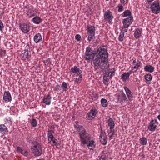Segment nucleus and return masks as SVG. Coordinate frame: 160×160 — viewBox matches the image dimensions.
I'll return each instance as SVG.
<instances>
[{
	"label": "nucleus",
	"instance_id": "obj_1",
	"mask_svg": "<svg viewBox=\"0 0 160 160\" xmlns=\"http://www.w3.org/2000/svg\"><path fill=\"white\" fill-rule=\"evenodd\" d=\"M96 56L93 61L94 65L102 69L107 68L108 67L107 60L108 53L107 47L105 46H100L96 52Z\"/></svg>",
	"mask_w": 160,
	"mask_h": 160
},
{
	"label": "nucleus",
	"instance_id": "obj_2",
	"mask_svg": "<svg viewBox=\"0 0 160 160\" xmlns=\"http://www.w3.org/2000/svg\"><path fill=\"white\" fill-rule=\"evenodd\" d=\"M77 124L74 125V127L77 131L79 133V138L82 144L81 145L83 146L85 144L86 141L90 139V136L87 132L85 129L82 126L78 125V121H76Z\"/></svg>",
	"mask_w": 160,
	"mask_h": 160
},
{
	"label": "nucleus",
	"instance_id": "obj_3",
	"mask_svg": "<svg viewBox=\"0 0 160 160\" xmlns=\"http://www.w3.org/2000/svg\"><path fill=\"white\" fill-rule=\"evenodd\" d=\"M33 155L36 157L40 156L42 153V147L41 144L37 142H32L31 148Z\"/></svg>",
	"mask_w": 160,
	"mask_h": 160
},
{
	"label": "nucleus",
	"instance_id": "obj_4",
	"mask_svg": "<svg viewBox=\"0 0 160 160\" xmlns=\"http://www.w3.org/2000/svg\"><path fill=\"white\" fill-rule=\"evenodd\" d=\"M160 2L158 0L154 1L152 3L150 8L152 13L157 14L160 12Z\"/></svg>",
	"mask_w": 160,
	"mask_h": 160
},
{
	"label": "nucleus",
	"instance_id": "obj_5",
	"mask_svg": "<svg viewBox=\"0 0 160 160\" xmlns=\"http://www.w3.org/2000/svg\"><path fill=\"white\" fill-rule=\"evenodd\" d=\"M137 66L132 67L131 69L128 72H124L121 75V79L123 82H126L127 80L129 79V77L131 74L137 72Z\"/></svg>",
	"mask_w": 160,
	"mask_h": 160
},
{
	"label": "nucleus",
	"instance_id": "obj_6",
	"mask_svg": "<svg viewBox=\"0 0 160 160\" xmlns=\"http://www.w3.org/2000/svg\"><path fill=\"white\" fill-rule=\"evenodd\" d=\"M104 20L107 23L110 24L112 23L113 16L112 12L109 10L106 11L103 15Z\"/></svg>",
	"mask_w": 160,
	"mask_h": 160
},
{
	"label": "nucleus",
	"instance_id": "obj_7",
	"mask_svg": "<svg viewBox=\"0 0 160 160\" xmlns=\"http://www.w3.org/2000/svg\"><path fill=\"white\" fill-rule=\"evenodd\" d=\"M87 30L89 33L88 40L89 42H90L93 39V37L95 36V28L93 26L88 25L87 26Z\"/></svg>",
	"mask_w": 160,
	"mask_h": 160
},
{
	"label": "nucleus",
	"instance_id": "obj_8",
	"mask_svg": "<svg viewBox=\"0 0 160 160\" xmlns=\"http://www.w3.org/2000/svg\"><path fill=\"white\" fill-rule=\"evenodd\" d=\"M158 124L157 119H152L149 123L148 129L149 131L153 132L157 128Z\"/></svg>",
	"mask_w": 160,
	"mask_h": 160
},
{
	"label": "nucleus",
	"instance_id": "obj_9",
	"mask_svg": "<svg viewBox=\"0 0 160 160\" xmlns=\"http://www.w3.org/2000/svg\"><path fill=\"white\" fill-rule=\"evenodd\" d=\"M93 53L89 47H88L86 49L85 54L84 58L86 60H89L92 58H93Z\"/></svg>",
	"mask_w": 160,
	"mask_h": 160
},
{
	"label": "nucleus",
	"instance_id": "obj_10",
	"mask_svg": "<svg viewBox=\"0 0 160 160\" xmlns=\"http://www.w3.org/2000/svg\"><path fill=\"white\" fill-rule=\"evenodd\" d=\"M21 30L24 33H28L30 30V26L28 24L22 23L20 25Z\"/></svg>",
	"mask_w": 160,
	"mask_h": 160
},
{
	"label": "nucleus",
	"instance_id": "obj_11",
	"mask_svg": "<svg viewBox=\"0 0 160 160\" xmlns=\"http://www.w3.org/2000/svg\"><path fill=\"white\" fill-rule=\"evenodd\" d=\"M70 72L71 74H74V76H78L82 72V70L76 66L72 67L71 68Z\"/></svg>",
	"mask_w": 160,
	"mask_h": 160
},
{
	"label": "nucleus",
	"instance_id": "obj_12",
	"mask_svg": "<svg viewBox=\"0 0 160 160\" xmlns=\"http://www.w3.org/2000/svg\"><path fill=\"white\" fill-rule=\"evenodd\" d=\"M96 110L95 109H92L88 112L87 115V118L89 120H92L95 117L97 114Z\"/></svg>",
	"mask_w": 160,
	"mask_h": 160
},
{
	"label": "nucleus",
	"instance_id": "obj_13",
	"mask_svg": "<svg viewBox=\"0 0 160 160\" xmlns=\"http://www.w3.org/2000/svg\"><path fill=\"white\" fill-rule=\"evenodd\" d=\"M133 19L132 17H130L129 18L123 19L122 21L123 25H125V27H129L133 22Z\"/></svg>",
	"mask_w": 160,
	"mask_h": 160
},
{
	"label": "nucleus",
	"instance_id": "obj_14",
	"mask_svg": "<svg viewBox=\"0 0 160 160\" xmlns=\"http://www.w3.org/2000/svg\"><path fill=\"white\" fill-rule=\"evenodd\" d=\"M3 100L6 102H9L12 100V97L9 91H5L4 92L3 98Z\"/></svg>",
	"mask_w": 160,
	"mask_h": 160
},
{
	"label": "nucleus",
	"instance_id": "obj_15",
	"mask_svg": "<svg viewBox=\"0 0 160 160\" xmlns=\"http://www.w3.org/2000/svg\"><path fill=\"white\" fill-rule=\"evenodd\" d=\"M123 88L125 91L128 99L130 101L132 100L133 98L132 93L131 90L128 87L125 86H124Z\"/></svg>",
	"mask_w": 160,
	"mask_h": 160
},
{
	"label": "nucleus",
	"instance_id": "obj_16",
	"mask_svg": "<svg viewBox=\"0 0 160 160\" xmlns=\"http://www.w3.org/2000/svg\"><path fill=\"white\" fill-rule=\"evenodd\" d=\"M52 98L49 94L45 95L43 97L42 102L46 105H49L51 103Z\"/></svg>",
	"mask_w": 160,
	"mask_h": 160
},
{
	"label": "nucleus",
	"instance_id": "obj_17",
	"mask_svg": "<svg viewBox=\"0 0 160 160\" xmlns=\"http://www.w3.org/2000/svg\"><path fill=\"white\" fill-rule=\"evenodd\" d=\"M85 144L87 145L88 148L90 150H93L95 147L94 141L93 140H90V139L88 141H86Z\"/></svg>",
	"mask_w": 160,
	"mask_h": 160
},
{
	"label": "nucleus",
	"instance_id": "obj_18",
	"mask_svg": "<svg viewBox=\"0 0 160 160\" xmlns=\"http://www.w3.org/2000/svg\"><path fill=\"white\" fill-rule=\"evenodd\" d=\"M118 101L122 103L124 102L127 101L128 100L125 94L124 93H122L121 95H119L118 97Z\"/></svg>",
	"mask_w": 160,
	"mask_h": 160
},
{
	"label": "nucleus",
	"instance_id": "obj_19",
	"mask_svg": "<svg viewBox=\"0 0 160 160\" xmlns=\"http://www.w3.org/2000/svg\"><path fill=\"white\" fill-rule=\"evenodd\" d=\"M31 52H29L27 51H23L22 53L21 54V57L23 60L28 59L30 57Z\"/></svg>",
	"mask_w": 160,
	"mask_h": 160
},
{
	"label": "nucleus",
	"instance_id": "obj_20",
	"mask_svg": "<svg viewBox=\"0 0 160 160\" xmlns=\"http://www.w3.org/2000/svg\"><path fill=\"white\" fill-rule=\"evenodd\" d=\"M42 40V37L41 34L38 33L36 34L33 38V40L36 43H38Z\"/></svg>",
	"mask_w": 160,
	"mask_h": 160
},
{
	"label": "nucleus",
	"instance_id": "obj_21",
	"mask_svg": "<svg viewBox=\"0 0 160 160\" xmlns=\"http://www.w3.org/2000/svg\"><path fill=\"white\" fill-rule=\"evenodd\" d=\"M106 152L105 151L103 152L101 156H99L97 158V160H110L108 156L105 154Z\"/></svg>",
	"mask_w": 160,
	"mask_h": 160
},
{
	"label": "nucleus",
	"instance_id": "obj_22",
	"mask_svg": "<svg viewBox=\"0 0 160 160\" xmlns=\"http://www.w3.org/2000/svg\"><path fill=\"white\" fill-rule=\"evenodd\" d=\"M144 69L146 72H152L154 71V68L151 65H147L144 67Z\"/></svg>",
	"mask_w": 160,
	"mask_h": 160
},
{
	"label": "nucleus",
	"instance_id": "obj_23",
	"mask_svg": "<svg viewBox=\"0 0 160 160\" xmlns=\"http://www.w3.org/2000/svg\"><path fill=\"white\" fill-rule=\"evenodd\" d=\"M17 151L22 155L25 156H27L28 155V152L27 151L24 149H22L21 148L19 147H18L17 148Z\"/></svg>",
	"mask_w": 160,
	"mask_h": 160
},
{
	"label": "nucleus",
	"instance_id": "obj_24",
	"mask_svg": "<svg viewBox=\"0 0 160 160\" xmlns=\"http://www.w3.org/2000/svg\"><path fill=\"white\" fill-rule=\"evenodd\" d=\"M32 21L33 23L38 24L42 22V20L40 17L36 16L32 19Z\"/></svg>",
	"mask_w": 160,
	"mask_h": 160
},
{
	"label": "nucleus",
	"instance_id": "obj_25",
	"mask_svg": "<svg viewBox=\"0 0 160 160\" xmlns=\"http://www.w3.org/2000/svg\"><path fill=\"white\" fill-rule=\"evenodd\" d=\"M108 125L110 127V129H113L115 126L114 121L111 118H110L107 121Z\"/></svg>",
	"mask_w": 160,
	"mask_h": 160
},
{
	"label": "nucleus",
	"instance_id": "obj_26",
	"mask_svg": "<svg viewBox=\"0 0 160 160\" xmlns=\"http://www.w3.org/2000/svg\"><path fill=\"white\" fill-rule=\"evenodd\" d=\"M133 64L134 65L133 67H135V66L137 67V66H137L138 68L137 69V71L138 69H139V68L141 67L142 65V63L141 62L138 60L136 61V59L133 60Z\"/></svg>",
	"mask_w": 160,
	"mask_h": 160
},
{
	"label": "nucleus",
	"instance_id": "obj_27",
	"mask_svg": "<svg viewBox=\"0 0 160 160\" xmlns=\"http://www.w3.org/2000/svg\"><path fill=\"white\" fill-rule=\"evenodd\" d=\"M141 32L138 28H137L135 29L134 33V37L136 39L139 38L141 36Z\"/></svg>",
	"mask_w": 160,
	"mask_h": 160
},
{
	"label": "nucleus",
	"instance_id": "obj_28",
	"mask_svg": "<svg viewBox=\"0 0 160 160\" xmlns=\"http://www.w3.org/2000/svg\"><path fill=\"white\" fill-rule=\"evenodd\" d=\"M145 78L146 80V82L147 83L150 84L151 83V81L152 79V77L151 74H148L145 75Z\"/></svg>",
	"mask_w": 160,
	"mask_h": 160
},
{
	"label": "nucleus",
	"instance_id": "obj_29",
	"mask_svg": "<svg viewBox=\"0 0 160 160\" xmlns=\"http://www.w3.org/2000/svg\"><path fill=\"white\" fill-rule=\"evenodd\" d=\"M8 131V128L4 124H0V133H3Z\"/></svg>",
	"mask_w": 160,
	"mask_h": 160
},
{
	"label": "nucleus",
	"instance_id": "obj_30",
	"mask_svg": "<svg viewBox=\"0 0 160 160\" xmlns=\"http://www.w3.org/2000/svg\"><path fill=\"white\" fill-rule=\"evenodd\" d=\"M102 135H103V133H101L100 135V141L102 144L105 145L107 143L106 138L105 137H104L103 138Z\"/></svg>",
	"mask_w": 160,
	"mask_h": 160
},
{
	"label": "nucleus",
	"instance_id": "obj_31",
	"mask_svg": "<svg viewBox=\"0 0 160 160\" xmlns=\"http://www.w3.org/2000/svg\"><path fill=\"white\" fill-rule=\"evenodd\" d=\"M101 103L102 106L103 107H106L108 106V101L105 98H102L101 99Z\"/></svg>",
	"mask_w": 160,
	"mask_h": 160
},
{
	"label": "nucleus",
	"instance_id": "obj_32",
	"mask_svg": "<svg viewBox=\"0 0 160 160\" xmlns=\"http://www.w3.org/2000/svg\"><path fill=\"white\" fill-rule=\"evenodd\" d=\"M139 141L141 144L142 145H145L147 144V139L145 137H142L139 139Z\"/></svg>",
	"mask_w": 160,
	"mask_h": 160
},
{
	"label": "nucleus",
	"instance_id": "obj_33",
	"mask_svg": "<svg viewBox=\"0 0 160 160\" xmlns=\"http://www.w3.org/2000/svg\"><path fill=\"white\" fill-rule=\"evenodd\" d=\"M131 12L129 10H127L125 11L122 15V16L123 17H125L128 16H131Z\"/></svg>",
	"mask_w": 160,
	"mask_h": 160
},
{
	"label": "nucleus",
	"instance_id": "obj_34",
	"mask_svg": "<svg viewBox=\"0 0 160 160\" xmlns=\"http://www.w3.org/2000/svg\"><path fill=\"white\" fill-rule=\"evenodd\" d=\"M32 10L29 9L28 10L27 12V15L28 17L31 18L35 16V14L34 13H32L33 12Z\"/></svg>",
	"mask_w": 160,
	"mask_h": 160
},
{
	"label": "nucleus",
	"instance_id": "obj_35",
	"mask_svg": "<svg viewBox=\"0 0 160 160\" xmlns=\"http://www.w3.org/2000/svg\"><path fill=\"white\" fill-rule=\"evenodd\" d=\"M68 85L67 83L65 82H63L61 85V88L62 91H66Z\"/></svg>",
	"mask_w": 160,
	"mask_h": 160
},
{
	"label": "nucleus",
	"instance_id": "obj_36",
	"mask_svg": "<svg viewBox=\"0 0 160 160\" xmlns=\"http://www.w3.org/2000/svg\"><path fill=\"white\" fill-rule=\"evenodd\" d=\"M79 75V77L78 78H74V81L77 83H79L80 82L82 78V75L80 74Z\"/></svg>",
	"mask_w": 160,
	"mask_h": 160
},
{
	"label": "nucleus",
	"instance_id": "obj_37",
	"mask_svg": "<svg viewBox=\"0 0 160 160\" xmlns=\"http://www.w3.org/2000/svg\"><path fill=\"white\" fill-rule=\"evenodd\" d=\"M23 51H27L29 52H30V46L28 43H27L26 44H25V48Z\"/></svg>",
	"mask_w": 160,
	"mask_h": 160
},
{
	"label": "nucleus",
	"instance_id": "obj_38",
	"mask_svg": "<svg viewBox=\"0 0 160 160\" xmlns=\"http://www.w3.org/2000/svg\"><path fill=\"white\" fill-rule=\"evenodd\" d=\"M30 123L31 124V125L33 127H36L37 124V121L36 119L34 118H33L31 121Z\"/></svg>",
	"mask_w": 160,
	"mask_h": 160
},
{
	"label": "nucleus",
	"instance_id": "obj_39",
	"mask_svg": "<svg viewBox=\"0 0 160 160\" xmlns=\"http://www.w3.org/2000/svg\"><path fill=\"white\" fill-rule=\"evenodd\" d=\"M54 132L52 130H48V138L53 137V134Z\"/></svg>",
	"mask_w": 160,
	"mask_h": 160
},
{
	"label": "nucleus",
	"instance_id": "obj_40",
	"mask_svg": "<svg viewBox=\"0 0 160 160\" xmlns=\"http://www.w3.org/2000/svg\"><path fill=\"white\" fill-rule=\"evenodd\" d=\"M124 34L123 32H120L118 37V40L120 42H122L123 40Z\"/></svg>",
	"mask_w": 160,
	"mask_h": 160
},
{
	"label": "nucleus",
	"instance_id": "obj_41",
	"mask_svg": "<svg viewBox=\"0 0 160 160\" xmlns=\"http://www.w3.org/2000/svg\"><path fill=\"white\" fill-rule=\"evenodd\" d=\"M109 81V79L108 78L105 77H103V82L104 84L107 86L108 85V82Z\"/></svg>",
	"mask_w": 160,
	"mask_h": 160
},
{
	"label": "nucleus",
	"instance_id": "obj_42",
	"mask_svg": "<svg viewBox=\"0 0 160 160\" xmlns=\"http://www.w3.org/2000/svg\"><path fill=\"white\" fill-rule=\"evenodd\" d=\"M52 145L57 146L58 145V141L57 139L55 138L53 140H52Z\"/></svg>",
	"mask_w": 160,
	"mask_h": 160
},
{
	"label": "nucleus",
	"instance_id": "obj_43",
	"mask_svg": "<svg viewBox=\"0 0 160 160\" xmlns=\"http://www.w3.org/2000/svg\"><path fill=\"white\" fill-rule=\"evenodd\" d=\"M128 27H125V25H123V27L122 28L120 32H123L124 34V33L127 32Z\"/></svg>",
	"mask_w": 160,
	"mask_h": 160
},
{
	"label": "nucleus",
	"instance_id": "obj_44",
	"mask_svg": "<svg viewBox=\"0 0 160 160\" xmlns=\"http://www.w3.org/2000/svg\"><path fill=\"white\" fill-rule=\"evenodd\" d=\"M6 51L5 50H0V57H2L5 55Z\"/></svg>",
	"mask_w": 160,
	"mask_h": 160
},
{
	"label": "nucleus",
	"instance_id": "obj_45",
	"mask_svg": "<svg viewBox=\"0 0 160 160\" xmlns=\"http://www.w3.org/2000/svg\"><path fill=\"white\" fill-rule=\"evenodd\" d=\"M118 11L119 12H121L123 10V7L122 5L119 4L118 5Z\"/></svg>",
	"mask_w": 160,
	"mask_h": 160
},
{
	"label": "nucleus",
	"instance_id": "obj_46",
	"mask_svg": "<svg viewBox=\"0 0 160 160\" xmlns=\"http://www.w3.org/2000/svg\"><path fill=\"white\" fill-rule=\"evenodd\" d=\"M60 88V86L58 85H57L54 87L53 90L54 91H58V90H59Z\"/></svg>",
	"mask_w": 160,
	"mask_h": 160
},
{
	"label": "nucleus",
	"instance_id": "obj_47",
	"mask_svg": "<svg viewBox=\"0 0 160 160\" xmlns=\"http://www.w3.org/2000/svg\"><path fill=\"white\" fill-rule=\"evenodd\" d=\"M3 28V23L1 20H0V31L2 32Z\"/></svg>",
	"mask_w": 160,
	"mask_h": 160
},
{
	"label": "nucleus",
	"instance_id": "obj_48",
	"mask_svg": "<svg viewBox=\"0 0 160 160\" xmlns=\"http://www.w3.org/2000/svg\"><path fill=\"white\" fill-rule=\"evenodd\" d=\"M75 39L77 41H79L80 40L81 38V37L79 34H77L75 37Z\"/></svg>",
	"mask_w": 160,
	"mask_h": 160
},
{
	"label": "nucleus",
	"instance_id": "obj_49",
	"mask_svg": "<svg viewBox=\"0 0 160 160\" xmlns=\"http://www.w3.org/2000/svg\"><path fill=\"white\" fill-rule=\"evenodd\" d=\"M114 134L113 133H112V132L111 133V132H109L108 133V136L109 137V139L110 140H111V139H112L113 138V136L114 135Z\"/></svg>",
	"mask_w": 160,
	"mask_h": 160
},
{
	"label": "nucleus",
	"instance_id": "obj_50",
	"mask_svg": "<svg viewBox=\"0 0 160 160\" xmlns=\"http://www.w3.org/2000/svg\"><path fill=\"white\" fill-rule=\"evenodd\" d=\"M55 138L54 137V136L48 138V143L50 144H52V140H53Z\"/></svg>",
	"mask_w": 160,
	"mask_h": 160
},
{
	"label": "nucleus",
	"instance_id": "obj_51",
	"mask_svg": "<svg viewBox=\"0 0 160 160\" xmlns=\"http://www.w3.org/2000/svg\"><path fill=\"white\" fill-rule=\"evenodd\" d=\"M120 2L123 5L127 4L128 0H120Z\"/></svg>",
	"mask_w": 160,
	"mask_h": 160
},
{
	"label": "nucleus",
	"instance_id": "obj_52",
	"mask_svg": "<svg viewBox=\"0 0 160 160\" xmlns=\"http://www.w3.org/2000/svg\"><path fill=\"white\" fill-rule=\"evenodd\" d=\"M109 72H110V73H111V74H110V78H111L112 77V76H113L114 75V73H115V71H110Z\"/></svg>",
	"mask_w": 160,
	"mask_h": 160
},
{
	"label": "nucleus",
	"instance_id": "obj_53",
	"mask_svg": "<svg viewBox=\"0 0 160 160\" xmlns=\"http://www.w3.org/2000/svg\"><path fill=\"white\" fill-rule=\"evenodd\" d=\"M109 75H110V72H107L105 73V75L103 76V77H105L107 78H108L109 77Z\"/></svg>",
	"mask_w": 160,
	"mask_h": 160
},
{
	"label": "nucleus",
	"instance_id": "obj_54",
	"mask_svg": "<svg viewBox=\"0 0 160 160\" xmlns=\"http://www.w3.org/2000/svg\"><path fill=\"white\" fill-rule=\"evenodd\" d=\"M110 132H111V133L112 132V133H113L114 134H115V129H110Z\"/></svg>",
	"mask_w": 160,
	"mask_h": 160
},
{
	"label": "nucleus",
	"instance_id": "obj_55",
	"mask_svg": "<svg viewBox=\"0 0 160 160\" xmlns=\"http://www.w3.org/2000/svg\"><path fill=\"white\" fill-rule=\"evenodd\" d=\"M11 118L10 117H8L5 118V121H11Z\"/></svg>",
	"mask_w": 160,
	"mask_h": 160
},
{
	"label": "nucleus",
	"instance_id": "obj_56",
	"mask_svg": "<svg viewBox=\"0 0 160 160\" xmlns=\"http://www.w3.org/2000/svg\"><path fill=\"white\" fill-rule=\"evenodd\" d=\"M46 63H48V64H50V63H51V62H50V59L49 58H48V59L46 60Z\"/></svg>",
	"mask_w": 160,
	"mask_h": 160
},
{
	"label": "nucleus",
	"instance_id": "obj_57",
	"mask_svg": "<svg viewBox=\"0 0 160 160\" xmlns=\"http://www.w3.org/2000/svg\"><path fill=\"white\" fill-rule=\"evenodd\" d=\"M154 0H147V1L148 3H150L152 2Z\"/></svg>",
	"mask_w": 160,
	"mask_h": 160
},
{
	"label": "nucleus",
	"instance_id": "obj_58",
	"mask_svg": "<svg viewBox=\"0 0 160 160\" xmlns=\"http://www.w3.org/2000/svg\"><path fill=\"white\" fill-rule=\"evenodd\" d=\"M158 50L159 52H160V45L159 46V47L158 49Z\"/></svg>",
	"mask_w": 160,
	"mask_h": 160
},
{
	"label": "nucleus",
	"instance_id": "obj_59",
	"mask_svg": "<svg viewBox=\"0 0 160 160\" xmlns=\"http://www.w3.org/2000/svg\"><path fill=\"white\" fill-rule=\"evenodd\" d=\"M106 0V1H109V0Z\"/></svg>",
	"mask_w": 160,
	"mask_h": 160
}]
</instances>
